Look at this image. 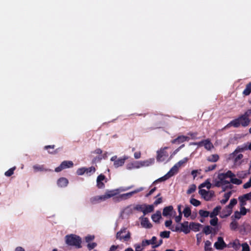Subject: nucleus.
Here are the masks:
<instances>
[{"label": "nucleus", "instance_id": "2eb2a0df", "mask_svg": "<svg viewBox=\"0 0 251 251\" xmlns=\"http://www.w3.org/2000/svg\"><path fill=\"white\" fill-rule=\"evenodd\" d=\"M188 224L189 223L187 221L181 223L180 231L183 232L185 234L189 233L190 232V228Z\"/></svg>", "mask_w": 251, "mask_h": 251}, {"label": "nucleus", "instance_id": "79ce46f5", "mask_svg": "<svg viewBox=\"0 0 251 251\" xmlns=\"http://www.w3.org/2000/svg\"><path fill=\"white\" fill-rule=\"evenodd\" d=\"M216 167H217L216 164H213L209 166L206 167L204 169V172H208L209 171H213L216 169Z\"/></svg>", "mask_w": 251, "mask_h": 251}, {"label": "nucleus", "instance_id": "cd10ccee", "mask_svg": "<svg viewBox=\"0 0 251 251\" xmlns=\"http://www.w3.org/2000/svg\"><path fill=\"white\" fill-rule=\"evenodd\" d=\"M219 159V156L218 154H212L209 156L207 160L211 162H216Z\"/></svg>", "mask_w": 251, "mask_h": 251}, {"label": "nucleus", "instance_id": "0eeeda50", "mask_svg": "<svg viewBox=\"0 0 251 251\" xmlns=\"http://www.w3.org/2000/svg\"><path fill=\"white\" fill-rule=\"evenodd\" d=\"M168 148V147H165L157 151L156 160L158 162H163L165 161L168 156V154L166 151V150Z\"/></svg>", "mask_w": 251, "mask_h": 251}, {"label": "nucleus", "instance_id": "f3484780", "mask_svg": "<svg viewBox=\"0 0 251 251\" xmlns=\"http://www.w3.org/2000/svg\"><path fill=\"white\" fill-rule=\"evenodd\" d=\"M190 230H192L195 232H197L200 230V227L202 226L201 224L191 222L189 224Z\"/></svg>", "mask_w": 251, "mask_h": 251}, {"label": "nucleus", "instance_id": "aec40b11", "mask_svg": "<svg viewBox=\"0 0 251 251\" xmlns=\"http://www.w3.org/2000/svg\"><path fill=\"white\" fill-rule=\"evenodd\" d=\"M161 218V212L159 211H156V212L155 214H153L151 216V219L152 221L156 223H159V220Z\"/></svg>", "mask_w": 251, "mask_h": 251}, {"label": "nucleus", "instance_id": "4be33fe9", "mask_svg": "<svg viewBox=\"0 0 251 251\" xmlns=\"http://www.w3.org/2000/svg\"><path fill=\"white\" fill-rule=\"evenodd\" d=\"M178 167L175 165L167 173L168 175L170 177H171L176 174L178 172Z\"/></svg>", "mask_w": 251, "mask_h": 251}, {"label": "nucleus", "instance_id": "5701e85b", "mask_svg": "<svg viewBox=\"0 0 251 251\" xmlns=\"http://www.w3.org/2000/svg\"><path fill=\"white\" fill-rule=\"evenodd\" d=\"M154 210V207L152 205H147L145 204V207L144 209L143 214L146 215L149 213L152 212Z\"/></svg>", "mask_w": 251, "mask_h": 251}, {"label": "nucleus", "instance_id": "e433bc0d", "mask_svg": "<svg viewBox=\"0 0 251 251\" xmlns=\"http://www.w3.org/2000/svg\"><path fill=\"white\" fill-rule=\"evenodd\" d=\"M16 168V167L14 166L9 169L8 170L5 172V176L8 177L11 176L14 174V172Z\"/></svg>", "mask_w": 251, "mask_h": 251}, {"label": "nucleus", "instance_id": "a878e982", "mask_svg": "<svg viewBox=\"0 0 251 251\" xmlns=\"http://www.w3.org/2000/svg\"><path fill=\"white\" fill-rule=\"evenodd\" d=\"M231 195V192H230V191L225 193L224 195V199L220 201V202L223 204L226 203L227 202V201H228Z\"/></svg>", "mask_w": 251, "mask_h": 251}, {"label": "nucleus", "instance_id": "49530a36", "mask_svg": "<svg viewBox=\"0 0 251 251\" xmlns=\"http://www.w3.org/2000/svg\"><path fill=\"white\" fill-rule=\"evenodd\" d=\"M231 244L232 247L235 250H238L241 246L238 240H236Z\"/></svg>", "mask_w": 251, "mask_h": 251}, {"label": "nucleus", "instance_id": "39448f33", "mask_svg": "<svg viewBox=\"0 0 251 251\" xmlns=\"http://www.w3.org/2000/svg\"><path fill=\"white\" fill-rule=\"evenodd\" d=\"M235 175L231 171L228 170L226 173H220L218 174V178L222 185L228 184L230 182L227 180L226 178L231 177V176H235Z\"/></svg>", "mask_w": 251, "mask_h": 251}, {"label": "nucleus", "instance_id": "4c0bfd02", "mask_svg": "<svg viewBox=\"0 0 251 251\" xmlns=\"http://www.w3.org/2000/svg\"><path fill=\"white\" fill-rule=\"evenodd\" d=\"M190 202L191 204H192L195 206H198L200 205L201 203L200 201L194 198H191L190 199Z\"/></svg>", "mask_w": 251, "mask_h": 251}, {"label": "nucleus", "instance_id": "a18cd8bd", "mask_svg": "<svg viewBox=\"0 0 251 251\" xmlns=\"http://www.w3.org/2000/svg\"><path fill=\"white\" fill-rule=\"evenodd\" d=\"M96 171V169L94 167H90L89 168H86V173L87 175H90L91 173H94Z\"/></svg>", "mask_w": 251, "mask_h": 251}, {"label": "nucleus", "instance_id": "5fc2aeb1", "mask_svg": "<svg viewBox=\"0 0 251 251\" xmlns=\"http://www.w3.org/2000/svg\"><path fill=\"white\" fill-rule=\"evenodd\" d=\"M97 243L95 242L89 243L87 245V248L90 251L94 249L97 246Z\"/></svg>", "mask_w": 251, "mask_h": 251}, {"label": "nucleus", "instance_id": "8fccbe9b", "mask_svg": "<svg viewBox=\"0 0 251 251\" xmlns=\"http://www.w3.org/2000/svg\"><path fill=\"white\" fill-rule=\"evenodd\" d=\"M247 174L244 171L238 172L237 176L240 178H244L247 176Z\"/></svg>", "mask_w": 251, "mask_h": 251}, {"label": "nucleus", "instance_id": "72a5a7b5", "mask_svg": "<svg viewBox=\"0 0 251 251\" xmlns=\"http://www.w3.org/2000/svg\"><path fill=\"white\" fill-rule=\"evenodd\" d=\"M145 207V204H137L133 207V210L141 211L143 213L144 209Z\"/></svg>", "mask_w": 251, "mask_h": 251}, {"label": "nucleus", "instance_id": "4468645a", "mask_svg": "<svg viewBox=\"0 0 251 251\" xmlns=\"http://www.w3.org/2000/svg\"><path fill=\"white\" fill-rule=\"evenodd\" d=\"M237 203V201L236 199H232L230 200L229 203L226 207V209L228 210L227 215H230L232 213L233 206L235 205Z\"/></svg>", "mask_w": 251, "mask_h": 251}, {"label": "nucleus", "instance_id": "4d7b16f0", "mask_svg": "<svg viewBox=\"0 0 251 251\" xmlns=\"http://www.w3.org/2000/svg\"><path fill=\"white\" fill-rule=\"evenodd\" d=\"M242 214H240V212L238 211H236L234 212V215L231 217L232 218L234 217V218L237 219H239L241 218Z\"/></svg>", "mask_w": 251, "mask_h": 251}, {"label": "nucleus", "instance_id": "20e7f679", "mask_svg": "<svg viewBox=\"0 0 251 251\" xmlns=\"http://www.w3.org/2000/svg\"><path fill=\"white\" fill-rule=\"evenodd\" d=\"M116 238L120 241L127 242L131 238L130 232L126 228H123L116 234Z\"/></svg>", "mask_w": 251, "mask_h": 251}, {"label": "nucleus", "instance_id": "13d9d810", "mask_svg": "<svg viewBox=\"0 0 251 251\" xmlns=\"http://www.w3.org/2000/svg\"><path fill=\"white\" fill-rule=\"evenodd\" d=\"M251 187V176L250 178L249 181L244 184L243 188L244 189H247Z\"/></svg>", "mask_w": 251, "mask_h": 251}, {"label": "nucleus", "instance_id": "338daca9", "mask_svg": "<svg viewBox=\"0 0 251 251\" xmlns=\"http://www.w3.org/2000/svg\"><path fill=\"white\" fill-rule=\"evenodd\" d=\"M97 186L99 189H102L105 187V185L104 183L102 182V181H100V182L97 181Z\"/></svg>", "mask_w": 251, "mask_h": 251}, {"label": "nucleus", "instance_id": "864d4df0", "mask_svg": "<svg viewBox=\"0 0 251 251\" xmlns=\"http://www.w3.org/2000/svg\"><path fill=\"white\" fill-rule=\"evenodd\" d=\"M240 203V206H245L246 205V201L241 196H240L238 198Z\"/></svg>", "mask_w": 251, "mask_h": 251}, {"label": "nucleus", "instance_id": "3c124183", "mask_svg": "<svg viewBox=\"0 0 251 251\" xmlns=\"http://www.w3.org/2000/svg\"><path fill=\"white\" fill-rule=\"evenodd\" d=\"M210 221V224L211 226H216L218 224V219L217 217H213Z\"/></svg>", "mask_w": 251, "mask_h": 251}, {"label": "nucleus", "instance_id": "9d476101", "mask_svg": "<svg viewBox=\"0 0 251 251\" xmlns=\"http://www.w3.org/2000/svg\"><path fill=\"white\" fill-rule=\"evenodd\" d=\"M214 247L218 250H222L227 247L226 244L225 242L224 239L222 237L218 238L217 241L214 243ZM228 247H229L228 246Z\"/></svg>", "mask_w": 251, "mask_h": 251}, {"label": "nucleus", "instance_id": "f257e3e1", "mask_svg": "<svg viewBox=\"0 0 251 251\" xmlns=\"http://www.w3.org/2000/svg\"><path fill=\"white\" fill-rule=\"evenodd\" d=\"M120 193V189H114L111 190H107L105 194L101 196H94L90 199V202L92 204H95L100 202L101 201H104L112 197L118 195Z\"/></svg>", "mask_w": 251, "mask_h": 251}, {"label": "nucleus", "instance_id": "c85d7f7f", "mask_svg": "<svg viewBox=\"0 0 251 251\" xmlns=\"http://www.w3.org/2000/svg\"><path fill=\"white\" fill-rule=\"evenodd\" d=\"M234 177L235 176H231L229 177L230 178V181H229L230 183L236 185H240L242 183V181L241 179L234 178Z\"/></svg>", "mask_w": 251, "mask_h": 251}, {"label": "nucleus", "instance_id": "6e6552de", "mask_svg": "<svg viewBox=\"0 0 251 251\" xmlns=\"http://www.w3.org/2000/svg\"><path fill=\"white\" fill-rule=\"evenodd\" d=\"M117 158V156L115 155L112 156L110 159L111 161H114V166L115 168L122 166L124 164L125 161L127 159V157L125 156L123 158Z\"/></svg>", "mask_w": 251, "mask_h": 251}, {"label": "nucleus", "instance_id": "603ef678", "mask_svg": "<svg viewBox=\"0 0 251 251\" xmlns=\"http://www.w3.org/2000/svg\"><path fill=\"white\" fill-rule=\"evenodd\" d=\"M95 239V236L92 235H88L85 238L86 242L89 243L90 242L93 241Z\"/></svg>", "mask_w": 251, "mask_h": 251}, {"label": "nucleus", "instance_id": "1a4fd4ad", "mask_svg": "<svg viewBox=\"0 0 251 251\" xmlns=\"http://www.w3.org/2000/svg\"><path fill=\"white\" fill-rule=\"evenodd\" d=\"M73 165L74 163L72 161H64L58 167L55 169V171L59 172L65 169L71 168Z\"/></svg>", "mask_w": 251, "mask_h": 251}, {"label": "nucleus", "instance_id": "69168bd1", "mask_svg": "<svg viewBox=\"0 0 251 251\" xmlns=\"http://www.w3.org/2000/svg\"><path fill=\"white\" fill-rule=\"evenodd\" d=\"M134 247H135V251H142L144 249V247L142 248V245L140 244H135Z\"/></svg>", "mask_w": 251, "mask_h": 251}, {"label": "nucleus", "instance_id": "dca6fc26", "mask_svg": "<svg viewBox=\"0 0 251 251\" xmlns=\"http://www.w3.org/2000/svg\"><path fill=\"white\" fill-rule=\"evenodd\" d=\"M173 210V207L172 205L166 206L164 208L163 210L162 214L164 216L167 217L168 216H171V213Z\"/></svg>", "mask_w": 251, "mask_h": 251}, {"label": "nucleus", "instance_id": "f704fd0d", "mask_svg": "<svg viewBox=\"0 0 251 251\" xmlns=\"http://www.w3.org/2000/svg\"><path fill=\"white\" fill-rule=\"evenodd\" d=\"M199 214L201 217L206 218L209 216V212L203 210H200Z\"/></svg>", "mask_w": 251, "mask_h": 251}, {"label": "nucleus", "instance_id": "412c9836", "mask_svg": "<svg viewBox=\"0 0 251 251\" xmlns=\"http://www.w3.org/2000/svg\"><path fill=\"white\" fill-rule=\"evenodd\" d=\"M221 209V206L219 205L217 206L216 207L214 208L213 211L209 213V216L211 218L216 217V216L218 215Z\"/></svg>", "mask_w": 251, "mask_h": 251}, {"label": "nucleus", "instance_id": "423d86ee", "mask_svg": "<svg viewBox=\"0 0 251 251\" xmlns=\"http://www.w3.org/2000/svg\"><path fill=\"white\" fill-rule=\"evenodd\" d=\"M243 155L241 153H237L233 152L229 154L228 159L232 160L235 166H240L244 162Z\"/></svg>", "mask_w": 251, "mask_h": 251}, {"label": "nucleus", "instance_id": "f03ea898", "mask_svg": "<svg viewBox=\"0 0 251 251\" xmlns=\"http://www.w3.org/2000/svg\"><path fill=\"white\" fill-rule=\"evenodd\" d=\"M65 239L66 244L68 246H75L77 249L82 247L81 245V238L78 235L73 234L67 235L65 237Z\"/></svg>", "mask_w": 251, "mask_h": 251}, {"label": "nucleus", "instance_id": "7c9ffc66", "mask_svg": "<svg viewBox=\"0 0 251 251\" xmlns=\"http://www.w3.org/2000/svg\"><path fill=\"white\" fill-rule=\"evenodd\" d=\"M204 250L205 251H212L213 249L211 247V243L209 240L205 242Z\"/></svg>", "mask_w": 251, "mask_h": 251}, {"label": "nucleus", "instance_id": "052dcab7", "mask_svg": "<svg viewBox=\"0 0 251 251\" xmlns=\"http://www.w3.org/2000/svg\"><path fill=\"white\" fill-rule=\"evenodd\" d=\"M241 197H243L246 201L250 200L251 199V193L250 192L249 193L246 194Z\"/></svg>", "mask_w": 251, "mask_h": 251}, {"label": "nucleus", "instance_id": "b1692460", "mask_svg": "<svg viewBox=\"0 0 251 251\" xmlns=\"http://www.w3.org/2000/svg\"><path fill=\"white\" fill-rule=\"evenodd\" d=\"M203 146L205 149L208 151L214 147L213 144L209 139L204 140Z\"/></svg>", "mask_w": 251, "mask_h": 251}, {"label": "nucleus", "instance_id": "393cba45", "mask_svg": "<svg viewBox=\"0 0 251 251\" xmlns=\"http://www.w3.org/2000/svg\"><path fill=\"white\" fill-rule=\"evenodd\" d=\"M251 93V82H249L246 86V88L243 92L244 96H249Z\"/></svg>", "mask_w": 251, "mask_h": 251}, {"label": "nucleus", "instance_id": "58836bf2", "mask_svg": "<svg viewBox=\"0 0 251 251\" xmlns=\"http://www.w3.org/2000/svg\"><path fill=\"white\" fill-rule=\"evenodd\" d=\"M170 231H164L161 232L160 233V236L161 238H168L170 237Z\"/></svg>", "mask_w": 251, "mask_h": 251}, {"label": "nucleus", "instance_id": "774afa93", "mask_svg": "<svg viewBox=\"0 0 251 251\" xmlns=\"http://www.w3.org/2000/svg\"><path fill=\"white\" fill-rule=\"evenodd\" d=\"M244 116L246 118H249V117L251 115V109H248L247 111H246L244 114H243Z\"/></svg>", "mask_w": 251, "mask_h": 251}, {"label": "nucleus", "instance_id": "2f4dec72", "mask_svg": "<svg viewBox=\"0 0 251 251\" xmlns=\"http://www.w3.org/2000/svg\"><path fill=\"white\" fill-rule=\"evenodd\" d=\"M212 229L213 228L209 226H206L203 228V232L206 235H208L212 232Z\"/></svg>", "mask_w": 251, "mask_h": 251}, {"label": "nucleus", "instance_id": "0e129e2a", "mask_svg": "<svg viewBox=\"0 0 251 251\" xmlns=\"http://www.w3.org/2000/svg\"><path fill=\"white\" fill-rule=\"evenodd\" d=\"M106 177H105V176L102 174H100V175H99L98 177H97V182L98 181V182H100V181H103L104 180V179H105Z\"/></svg>", "mask_w": 251, "mask_h": 251}, {"label": "nucleus", "instance_id": "f8f14e48", "mask_svg": "<svg viewBox=\"0 0 251 251\" xmlns=\"http://www.w3.org/2000/svg\"><path fill=\"white\" fill-rule=\"evenodd\" d=\"M199 193L207 201L210 200L213 196V193L207 191L205 189H200Z\"/></svg>", "mask_w": 251, "mask_h": 251}, {"label": "nucleus", "instance_id": "bb28decb", "mask_svg": "<svg viewBox=\"0 0 251 251\" xmlns=\"http://www.w3.org/2000/svg\"><path fill=\"white\" fill-rule=\"evenodd\" d=\"M248 150L247 145H244L242 146H238L233 151L237 153H240V152H243L245 151Z\"/></svg>", "mask_w": 251, "mask_h": 251}, {"label": "nucleus", "instance_id": "473e14b6", "mask_svg": "<svg viewBox=\"0 0 251 251\" xmlns=\"http://www.w3.org/2000/svg\"><path fill=\"white\" fill-rule=\"evenodd\" d=\"M184 216L186 218L189 217L191 214V210L188 206H186L183 211Z\"/></svg>", "mask_w": 251, "mask_h": 251}, {"label": "nucleus", "instance_id": "37998d69", "mask_svg": "<svg viewBox=\"0 0 251 251\" xmlns=\"http://www.w3.org/2000/svg\"><path fill=\"white\" fill-rule=\"evenodd\" d=\"M188 160V158L185 157L183 159L179 161H178L177 163H176L175 164V165L177 166L178 168L179 169V168L182 165L186 163L187 162Z\"/></svg>", "mask_w": 251, "mask_h": 251}, {"label": "nucleus", "instance_id": "7ed1b4c3", "mask_svg": "<svg viewBox=\"0 0 251 251\" xmlns=\"http://www.w3.org/2000/svg\"><path fill=\"white\" fill-rule=\"evenodd\" d=\"M250 122L251 120L250 118H246L243 115H241L238 118L232 120L227 126H232L234 127H238L240 126H242L243 127H246L249 125Z\"/></svg>", "mask_w": 251, "mask_h": 251}, {"label": "nucleus", "instance_id": "c9c22d12", "mask_svg": "<svg viewBox=\"0 0 251 251\" xmlns=\"http://www.w3.org/2000/svg\"><path fill=\"white\" fill-rule=\"evenodd\" d=\"M206 187L208 189H210L211 187V183L208 181V180H206L204 182L201 183L199 186V188H201L202 187Z\"/></svg>", "mask_w": 251, "mask_h": 251}, {"label": "nucleus", "instance_id": "09e8293b", "mask_svg": "<svg viewBox=\"0 0 251 251\" xmlns=\"http://www.w3.org/2000/svg\"><path fill=\"white\" fill-rule=\"evenodd\" d=\"M117 195L113 196V200L115 202H120L124 200L121 197L122 196V194L117 196Z\"/></svg>", "mask_w": 251, "mask_h": 251}, {"label": "nucleus", "instance_id": "c756f323", "mask_svg": "<svg viewBox=\"0 0 251 251\" xmlns=\"http://www.w3.org/2000/svg\"><path fill=\"white\" fill-rule=\"evenodd\" d=\"M230 228L232 230L235 231L238 228V223L236 221H232L229 225Z\"/></svg>", "mask_w": 251, "mask_h": 251}, {"label": "nucleus", "instance_id": "ddd939ff", "mask_svg": "<svg viewBox=\"0 0 251 251\" xmlns=\"http://www.w3.org/2000/svg\"><path fill=\"white\" fill-rule=\"evenodd\" d=\"M190 139V138L188 136H184V135H181L178 136L177 138H176L175 139L172 140L171 142L172 144H180L181 143H183L186 141H189Z\"/></svg>", "mask_w": 251, "mask_h": 251}, {"label": "nucleus", "instance_id": "9b49d317", "mask_svg": "<svg viewBox=\"0 0 251 251\" xmlns=\"http://www.w3.org/2000/svg\"><path fill=\"white\" fill-rule=\"evenodd\" d=\"M143 190H144L143 187H140V188H138L134 190L133 191L122 194V196L121 197L122 198H123V199L124 200H127V199L130 198V197H131L133 196V195L136 194L138 192H140L143 191Z\"/></svg>", "mask_w": 251, "mask_h": 251}, {"label": "nucleus", "instance_id": "c03bdc74", "mask_svg": "<svg viewBox=\"0 0 251 251\" xmlns=\"http://www.w3.org/2000/svg\"><path fill=\"white\" fill-rule=\"evenodd\" d=\"M84 173H86L85 167L80 168L76 171V174L78 176L83 175Z\"/></svg>", "mask_w": 251, "mask_h": 251}, {"label": "nucleus", "instance_id": "e2e57ef3", "mask_svg": "<svg viewBox=\"0 0 251 251\" xmlns=\"http://www.w3.org/2000/svg\"><path fill=\"white\" fill-rule=\"evenodd\" d=\"M196 238H197V244L199 245L201 242V241L202 239V235L201 233H198L196 235Z\"/></svg>", "mask_w": 251, "mask_h": 251}, {"label": "nucleus", "instance_id": "de8ad7c7", "mask_svg": "<svg viewBox=\"0 0 251 251\" xmlns=\"http://www.w3.org/2000/svg\"><path fill=\"white\" fill-rule=\"evenodd\" d=\"M169 178H170V177L168 175V174L167 173L163 176L159 178L157 180L154 181L153 183H155V182H158V181L161 182V181H165V180L168 179Z\"/></svg>", "mask_w": 251, "mask_h": 251}, {"label": "nucleus", "instance_id": "680f3d73", "mask_svg": "<svg viewBox=\"0 0 251 251\" xmlns=\"http://www.w3.org/2000/svg\"><path fill=\"white\" fill-rule=\"evenodd\" d=\"M151 243L149 240H144L142 241L141 245L142 247H144L150 245Z\"/></svg>", "mask_w": 251, "mask_h": 251}, {"label": "nucleus", "instance_id": "ea45409f", "mask_svg": "<svg viewBox=\"0 0 251 251\" xmlns=\"http://www.w3.org/2000/svg\"><path fill=\"white\" fill-rule=\"evenodd\" d=\"M34 170L35 171H44L46 170L44 169V166L43 165H34L33 167Z\"/></svg>", "mask_w": 251, "mask_h": 251}, {"label": "nucleus", "instance_id": "6ab92c4d", "mask_svg": "<svg viewBox=\"0 0 251 251\" xmlns=\"http://www.w3.org/2000/svg\"><path fill=\"white\" fill-rule=\"evenodd\" d=\"M141 226L146 228H150L152 227V225L150 223L148 218H143L141 222Z\"/></svg>", "mask_w": 251, "mask_h": 251}, {"label": "nucleus", "instance_id": "a19ab883", "mask_svg": "<svg viewBox=\"0 0 251 251\" xmlns=\"http://www.w3.org/2000/svg\"><path fill=\"white\" fill-rule=\"evenodd\" d=\"M196 186L195 184L191 185L188 189L187 190V194H191L192 193L194 192L196 190Z\"/></svg>", "mask_w": 251, "mask_h": 251}, {"label": "nucleus", "instance_id": "bf43d9fd", "mask_svg": "<svg viewBox=\"0 0 251 251\" xmlns=\"http://www.w3.org/2000/svg\"><path fill=\"white\" fill-rule=\"evenodd\" d=\"M239 212H240V214H241L242 215L244 216V215H246L247 210L245 207V206H241L240 211Z\"/></svg>", "mask_w": 251, "mask_h": 251}, {"label": "nucleus", "instance_id": "a211bd4d", "mask_svg": "<svg viewBox=\"0 0 251 251\" xmlns=\"http://www.w3.org/2000/svg\"><path fill=\"white\" fill-rule=\"evenodd\" d=\"M57 183L59 187H64L66 186L68 184V180L65 177H61L58 179Z\"/></svg>", "mask_w": 251, "mask_h": 251}, {"label": "nucleus", "instance_id": "6e6d98bb", "mask_svg": "<svg viewBox=\"0 0 251 251\" xmlns=\"http://www.w3.org/2000/svg\"><path fill=\"white\" fill-rule=\"evenodd\" d=\"M242 251H250V247L248 244L246 243L242 244Z\"/></svg>", "mask_w": 251, "mask_h": 251}]
</instances>
